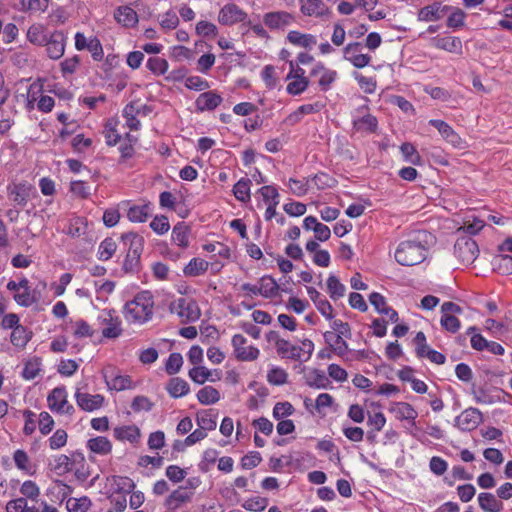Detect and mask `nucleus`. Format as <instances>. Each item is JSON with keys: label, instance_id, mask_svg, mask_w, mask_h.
<instances>
[{"label": "nucleus", "instance_id": "1", "mask_svg": "<svg viewBox=\"0 0 512 512\" xmlns=\"http://www.w3.org/2000/svg\"><path fill=\"white\" fill-rule=\"evenodd\" d=\"M430 234L418 231L411 238L401 241L394 256L397 263L402 266H414L422 263L428 254Z\"/></svg>", "mask_w": 512, "mask_h": 512}, {"label": "nucleus", "instance_id": "2", "mask_svg": "<svg viewBox=\"0 0 512 512\" xmlns=\"http://www.w3.org/2000/svg\"><path fill=\"white\" fill-rule=\"evenodd\" d=\"M154 298L150 291H141L124 305L123 316L130 324L142 325L152 319Z\"/></svg>", "mask_w": 512, "mask_h": 512}, {"label": "nucleus", "instance_id": "3", "mask_svg": "<svg viewBox=\"0 0 512 512\" xmlns=\"http://www.w3.org/2000/svg\"><path fill=\"white\" fill-rule=\"evenodd\" d=\"M121 241L127 247V253L123 262L125 273H137L141 266V255L144 249V238L134 232H127L121 235Z\"/></svg>", "mask_w": 512, "mask_h": 512}, {"label": "nucleus", "instance_id": "4", "mask_svg": "<svg viewBox=\"0 0 512 512\" xmlns=\"http://www.w3.org/2000/svg\"><path fill=\"white\" fill-rule=\"evenodd\" d=\"M99 325L103 326L102 336L107 339H116L122 335V321L114 309H103L97 316Z\"/></svg>", "mask_w": 512, "mask_h": 512}, {"label": "nucleus", "instance_id": "5", "mask_svg": "<svg viewBox=\"0 0 512 512\" xmlns=\"http://www.w3.org/2000/svg\"><path fill=\"white\" fill-rule=\"evenodd\" d=\"M352 126L356 132L373 134L378 129V120L369 112V107L365 104L355 109L352 115Z\"/></svg>", "mask_w": 512, "mask_h": 512}, {"label": "nucleus", "instance_id": "6", "mask_svg": "<svg viewBox=\"0 0 512 512\" xmlns=\"http://www.w3.org/2000/svg\"><path fill=\"white\" fill-rule=\"evenodd\" d=\"M454 254L462 263L471 264L478 257V244L470 236L459 237L454 245Z\"/></svg>", "mask_w": 512, "mask_h": 512}, {"label": "nucleus", "instance_id": "7", "mask_svg": "<svg viewBox=\"0 0 512 512\" xmlns=\"http://www.w3.org/2000/svg\"><path fill=\"white\" fill-rule=\"evenodd\" d=\"M47 403L49 409L58 414L72 416L75 412V408L67 400V391L64 386L52 389L48 394Z\"/></svg>", "mask_w": 512, "mask_h": 512}, {"label": "nucleus", "instance_id": "8", "mask_svg": "<svg viewBox=\"0 0 512 512\" xmlns=\"http://www.w3.org/2000/svg\"><path fill=\"white\" fill-rule=\"evenodd\" d=\"M171 312L176 313L184 322H195L200 318V309L196 301L179 298L170 306Z\"/></svg>", "mask_w": 512, "mask_h": 512}, {"label": "nucleus", "instance_id": "9", "mask_svg": "<svg viewBox=\"0 0 512 512\" xmlns=\"http://www.w3.org/2000/svg\"><path fill=\"white\" fill-rule=\"evenodd\" d=\"M264 25L271 31H284L295 23V16L285 10L267 12L262 17Z\"/></svg>", "mask_w": 512, "mask_h": 512}, {"label": "nucleus", "instance_id": "10", "mask_svg": "<svg viewBox=\"0 0 512 512\" xmlns=\"http://www.w3.org/2000/svg\"><path fill=\"white\" fill-rule=\"evenodd\" d=\"M66 41L67 37L62 30H54L49 33L47 42L44 44L47 56L52 60L60 59L64 55Z\"/></svg>", "mask_w": 512, "mask_h": 512}, {"label": "nucleus", "instance_id": "11", "mask_svg": "<svg viewBox=\"0 0 512 512\" xmlns=\"http://www.w3.org/2000/svg\"><path fill=\"white\" fill-rule=\"evenodd\" d=\"M232 346L235 358L239 361H254L259 357L260 351L255 346H246L247 339L241 334L232 337Z\"/></svg>", "mask_w": 512, "mask_h": 512}, {"label": "nucleus", "instance_id": "12", "mask_svg": "<svg viewBox=\"0 0 512 512\" xmlns=\"http://www.w3.org/2000/svg\"><path fill=\"white\" fill-rule=\"evenodd\" d=\"M247 18V13L234 3L224 5L218 14V21L226 26H232L237 23L244 24Z\"/></svg>", "mask_w": 512, "mask_h": 512}, {"label": "nucleus", "instance_id": "13", "mask_svg": "<svg viewBox=\"0 0 512 512\" xmlns=\"http://www.w3.org/2000/svg\"><path fill=\"white\" fill-rule=\"evenodd\" d=\"M449 9L450 5L443 4L440 1H434L418 11L417 19L421 22H436L447 15Z\"/></svg>", "mask_w": 512, "mask_h": 512}, {"label": "nucleus", "instance_id": "14", "mask_svg": "<svg viewBox=\"0 0 512 512\" xmlns=\"http://www.w3.org/2000/svg\"><path fill=\"white\" fill-rule=\"evenodd\" d=\"M35 193V188L26 181L8 186L9 198L18 206L24 207Z\"/></svg>", "mask_w": 512, "mask_h": 512}, {"label": "nucleus", "instance_id": "15", "mask_svg": "<svg viewBox=\"0 0 512 512\" xmlns=\"http://www.w3.org/2000/svg\"><path fill=\"white\" fill-rule=\"evenodd\" d=\"M456 426L462 431H472L482 422V413L477 408H467L455 419Z\"/></svg>", "mask_w": 512, "mask_h": 512}, {"label": "nucleus", "instance_id": "16", "mask_svg": "<svg viewBox=\"0 0 512 512\" xmlns=\"http://www.w3.org/2000/svg\"><path fill=\"white\" fill-rule=\"evenodd\" d=\"M75 401L80 409L86 412H93L103 406L105 398L101 394H89L77 389L75 392Z\"/></svg>", "mask_w": 512, "mask_h": 512}, {"label": "nucleus", "instance_id": "17", "mask_svg": "<svg viewBox=\"0 0 512 512\" xmlns=\"http://www.w3.org/2000/svg\"><path fill=\"white\" fill-rule=\"evenodd\" d=\"M324 342L338 357L345 358L350 352L349 345L344 335L336 334L332 331H325L323 333Z\"/></svg>", "mask_w": 512, "mask_h": 512}, {"label": "nucleus", "instance_id": "18", "mask_svg": "<svg viewBox=\"0 0 512 512\" xmlns=\"http://www.w3.org/2000/svg\"><path fill=\"white\" fill-rule=\"evenodd\" d=\"M300 11L304 16L324 18L331 14L327 4L323 0H300Z\"/></svg>", "mask_w": 512, "mask_h": 512}, {"label": "nucleus", "instance_id": "19", "mask_svg": "<svg viewBox=\"0 0 512 512\" xmlns=\"http://www.w3.org/2000/svg\"><path fill=\"white\" fill-rule=\"evenodd\" d=\"M223 101V98L216 91L210 90L201 93L196 101L195 107L198 112L204 111H213L215 110Z\"/></svg>", "mask_w": 512, "mask_h": 512}, {"label": "nucleus", "instance_id": "20", "mask_svg": "<svg viewBox=\"0 0 512 512\" xmlns=\"http://www.w3.org/2000/svg\"><path fill=\"white\" fill-rule=\"evenodd\" d=\"M71 471L79 482H85L91 476V469L81 451L72 452Z\"/></svg>", "mask_w": 512, "mask_h": 512}, {"label": "nucleus", "instance_id": "21", "mask_svg": "<svg viewBox=\"0 0 512 512\" xmlns=\"http://www.w3.org/2000/svg\"><path fill=\"white\" fill-rule=\"evenodd\" d=\"M317 75H320L318 85L322 91H328L338 76L337 71L326 68L322 62H318L310 72L312 77Z\"/></svg>", "mask_w": 512, "mask_h": 512}, {"label": "nucleus", "instance_id": "22", "mask_svg": "<svg viewBox=\"0 0 512 512\" xmlns=\"http://www.w3.org/2000/svg\"><path fill=\"white\" fill-rule=\"evenodd\" d=\"M431 45L437 49L447 51L449 53L462 54V41L456 36H436L431 39Z\"/></svg>", "mask_w": 512, "mask_h": 512}, {"label": "nucleus", "instance_id": "23", "mask_svg": "<svg viewBox=\"0 0 512 512\" xmlns=\"http://www.w3.org/2000/svg\"><path fill=\"white\" fill-rule=\"evenodd\" d=\"M362 44L360 42H350L343 48V57L349 61L355 68H364L371 62V56L368 54L358 53L356 55L349 56L351 50L361 49Z\"/></svg>", "mask_w": 512, "mask_h": 512}, {"label": "nucleus", "instance_id": "24", "mask_svg": "<svg viewBox=\"0 0 512 512\" xmlns=\"http://www.w3.org/2000/svg\"><path fill=\"white\" fill-rule=\"evenodd\" d=\"M324 108V104L320 101L303 104L297 108L294 112L288 115L285 122L289 125H295L299 123L304 115L315 114L320 112Z\"/></svg>", "mask_w": 512, "mask_h": 512}, {"label": "nucleus", "instance_id": "25", "mask_svg": "<svg viewBox=\"0 0 512 512\" xmlns=\"http://www.w3.org/2000/svg\"><path fill=\"white\" fill-rule=\"evenodd\" d=\"M307 293L321 315L324 316L327 320H332L334 318V314L333 307L330 302L325 297H323L314 287H307Z\"/></svg>", "mask_w": 512, "mask_h": 512}, {"label": "nucleus", "instance_id": "26", "mask_svg": "<svg viewBox=\"0 0 512 512\" xmlns=\"http://www.w3.org/2000/svg\"><path fill=\"white\" fill-rule=\"evenodd\" d=\"M192 495V491H187L186 487L180 486L166 498L164 505L168 510L178 509L182 504L189 502Z\"/></svg>", "mask_w": 512, "mask_h": 512}, {"label": "nucleus", "instance_id": "27", "mask_svg": "<svg viewBox=\"0 0 512 512\" xmlns=\"http://www.w3.org/2000/svg\"><path fill=\"white\" fill-rule=\"evenodd\" d=\"M478 504L485 512H501L504 508L497 495L490 492H482L478 495Z\"/></svg>", "mask_w": 512, "mask_h": 512}, {"label": "nucleus", "instance_id": "28", "mask_svg": "<svg viewBox=\"0 0 512 512\" xmlns=\"http://www.w3.org/2000/svg\"><path fill=\"white\" fill-rule=\"evenodd\" d=\"M153 212V205L150 202L142 205H133L127 211V218L134 223L145 222Z\"/></svg>", "mask_w": 512, "mask_h": 512}, {"label": "nucleus", "instance_id": "29", "mask_svg": "<svg viewBox=\"0 0 512 512\" xmlns=\"http://www.w3.org/2000/svg\"><path fill=\"white\" fill-rule=\"evenodd\" d=\"M116 21L125 27H134L138 23V15L129 6H120L114 13Z\"/></svg>", "mask_w": 512, "mask_h": 512}, {"label": "nucleus", "instance_id": "30", "mask_svg": "<svg viewBox=\"0 0 512 512\" xmlns=\"http://www.w3.org/2000/svg\"><path fill=\"white\" fill-rule=\"evenodd\" d=\"M287 40L295 46L303 47L306 49H311L317 43L316 36L312 34L301 33L296 30L288 32Z\"/></svg>", "mask_w": 512, "mask_h": 512}, {"label": "nucleus", "instance_id": "31", "mask_svg": "<svg viewBox=\"0 0 512 512\" xmlns=\"http://www.w3.org/2000/svg\"><path fill=\"white\" fill-rule=\"evenodd\" d=\"M87 448L95 454L105 456L111 453L112 443L107 437L97 436L87 441Z\"/></svg>", "mask_w": 512, "mask_h": 512}, {"label": "nucleus", "instance_id": "32", "mask_svg": "<svg viewBox=\"0 0 512 512\" xmlns=\"http://www.w3.org/2000/svg\"><path fill=\"white\" fill-rule=\"evenodd\" d=\"M166 390L172 398H180L187 395L190 391L189 384L180 377H174L169 380Z\"/></svg>", "mask_w": 512, "mask_h": 512}, {"label": "nucleus", "instance_id": "33", "mask_svg": "<svg viewBox=\"0 0 512 512\" xmlns=\"http://www.w3.org/2000/svg\"><path fill=\"white\" fill-rule=\"evenodd\" d=\"M32 335L33 333L30 329L23 325H20L18 327H15V330L11 332L10 341L12 345L15 346L16 348L23 349L31 340Z\"/></svg>", "mask_w": 512, "mask_h": 512}, {"label": "nucleus", "instance_id": "34", "mask_svg": "<svg viewBox=\"0 0 512 512\" xmlns=\"http://www.w3.org/2000/svg\"><path fill=\"white\" fill-rule=\"evenodd\" d=\"M140 435V429L135 425L114 428V437L119 441L135 443L139 440Z\"/></svg>", "mask_w": 512, "mask_h": 512}, {"label": "nucleus", "instance_id": "35", "mask_svg": "<svg viewBox=\"0 0 512 512\" xmlns=\"http://www.w3.org/2000/svg\"><path fill=\"white\" fill-rule=\"evenodd\" d=\"M259 295L265 298H272L278 294L280 289L275 279L270 275H265L259 280Z\"/></svg>", "mask_w": 512, "mask_h": 512}, {"label": "nucleus", "instance_id": "36", "mask_svg": "<svg viewBox=\"0 0 512 512\" xmlns=\"http://www.w3.org/2000/svg\"><path fill=\"white\" fill-rule=\"evenodd\" d=\"M217 414L214 413L213 409L202 410L196 415L197 425L202 431L214 430L217 425Z\"/></svg>", "mask_w": 512, "mask_h": 512}, {"label": "nucleus", "instance_id": "37", "mask_svg": "<svg viewBox=\"0 0 512 512\" xmlns=\"http://www.w3.org/2000/svg\"><path fill=\"white\" fill-rule=\"evenodd\" d=\"M105 383L109 390L122 391L129 389L132 386L131 377L128 375H115L109 377L107 373L104 374Z\"/></svg>", "mask_w": 512, "mask_h": 512}, {"label": "nucleus", "instance_id": "38", "mask_svg": "<svg viewBox=\"0 0 512 512\" xmlns=\"http://www.w3.org/2000/svg\"><path fill=\"white\" fill-rule=\"evenodd\" d=\"M190 228L184 222L177 223L172 230V240L179 247L186 248L189 245Z\"/></svg>", "mask_w": 512, "mask_h": 512}, {"label": "nucleus", "instance_id": "39", "mask_svg": "<svg viewBox=\"0 0 512 512\" xmlns=\"http://www.w3.org/2000/svg\"><path fill=\"white\" fill-rule=\"evenodd\" d=\"M392 411L395 413L397 419L412 421L413 425L415 424V419L418 416L414 407L407 402L396 403L395 407L392 408Z\"/></svg>", "mask_w": 512, "mask_h": 512}, {"label": "nucleus", "instance_id": "40", "mask_svg": "<svg viewBox=\"0 0 512 512\" xmlns=\"http://www.w3.org/2000/svg\"><path fill=\"white\" fill-rule=\"evenodd\" d=\"M209 263L201 258H192L184 267L183 273L188 277L203 275L208 270Z\"/></svg>", "mask_w": 512, "mask_h": 512}, {"label": "nucleus", "instance_id": "41", "mask_svg": "<svg viewBox=\"0 0 512 512\" xmlns=\"http://www.w3.org/2000/svg\"><path fill=\"white\" fill-rule=\"evenodd\" d=\"M466 13L458 8L450 5L446 26L453 30L460 29L465 26Z\"/></svg>", "mask_w": 512, "mask_h": 512}, {"label": "nucleus", "instance_id": "42", "mask_svg": "<svg viewBox=\"0 0 512 512\" xmlns=\"http://www.w3.org/2000/svg\"><path fill=\"white\" fill-rule=\"evenodd\" d=\"M307 385L316 389H327L331 382L324 371L314 369L307 378Z\"/></svg>", "mask_w": 512, "mask_h": 512}, {"label": "nucleus", "instance_id": "43", "mask_svg": "<svg viewBox=\"0 0 512 512\" xmlns=\"http://www.w3.org/2000/svg\"><path fill=\"white\" fill-rule=\"evenodd\" d=\"M117 250V244L113 238L107 237L99 244L97 258L100 261H108Z\"/></svg>", "mask_w": 512, "mask_h": 512}, {"label": "nucleus", "instance_id": "44", "mask_svg": "<svg viewBox=\"0 0 512 512\" xmlns=\"http://www.w3.org/2000/svg\"><path fill=\"white\" fill-rule=\"evenodd\" d=\"M197 400L202 405L215 404L220 400L219 391L212 386H204L197 392Z\"/></svg>", "mask_w": 512, "mask_h": 512}, {"label": "nucleus", "instance_id": "45", "mask_svg": "<svg viewBox=\"0 0 512 512\" xmlns=\"http://www.w3.org/2000/svg\"><path fill=\"white\" fill-rule=\"evenodd\" d=\"M189 378L196 384L202 385L206 381L215 382V378L212 377V370L207 369L204 366H195L188 372Z\"/></svg>", "mask_w": 512, "mask_h": 512}, {"label": "nucleus", "instance_id": "46", "mask_svg": "<svg viewBox=\"0 0 512 512\" xmlns=\"http://www.w3.org/2000/svg\"><path fill=\"white\" fill-rule=\"evenodd\" d=\"M277 353L286 359H291L294 361H300L303 357L300 356V349H298L297 345H293L290 341L284 339L283 342L279 343V348L277 349Z\"/></svg>", "mask_w": 512, "mask_h": 512}, {"label": "nucleus", "instance_id": "47", "mask_svg": "<svg viewBox=\"0 0 512 512\" xmlns=\"http://www.w3.org/2000/svg\"><path fill=\"white\" fill-rule=\"evenodd\" d=\"M116 126L117 121L113 119H109L104 126L103 134L105 137V142L110 147L117 145L122 138V136L118 133Z\"/></svg>", "mask_w": 512, "mask_h": 512}, {"label": "nucleus", "instance_id": "48", "mask_svg": "<svg viewBox=\"0 0 512 512\" xmlns=\"http://www.w3.org/2000/svg\"><path fill=\"white\" fill-rule=\"evenodd\" d=\"M49 34L40 25H32L27 31V39L30 43L37 46H44Z\"/></svg>", "mask_w": 512, "mask_h": 512}, {"label": "nucleus", "instance_id": "49", "mask_svg": "<svg viewBox=\"0 0 512 512\" xmlns=\"http://www.w3.org/2000/svg\"><path fill=\"white\" fill-rule=\"evenodd\" d=\"M71 459L72 453L70 456L65 454L57 455L54 457L51 469L59 476L64 475L71 471Z\"/></svg>", "mask_w": 512, "mask_h": 512}, {"label": "nucleus", "instance_id": "50", "mask_svg": "<svg viewBox=\"0 0 512 512\" xmlns=\"http://www.w3.org/2000/svg\"><path fill=\"white\" fill-rule=\"evenodd\" d=\"M493 269L501 275L512 274V256L498 255L493 259Z\"/></svg>", "mask_w": 512, "mask_h": 512}, {"label": "nucleus", "instance_id": "51", "mask_svg": "<svg viewBox=\"0 0 512 512\" xmlns=\"http://www.w3.org/2000/svg\"><path fill=\"white\" fill-rule=\"evenodd\" d=\"M250 185L249 178H241L233 187V194L235 198L241 202L250 200Z\"/></svg>", "mask_w": 512, "mask_h": 512}, {"label": "nucleus", "instance_id": "52", "mask_svg": "<svg viewBox=\"0 0 512 512\" xmlns=\"http://www.w3.org/2000/svg\"><path fill=\"white\" fill-rule=\"evenodd\" d=\"M327 291L330 298L335 301L344 296L346 287L335 275H330L327 279Z\"/></svg>", "mask_w": 512, "mask_h": 512}, {"label": "nucleus", "instance_id": "53", "mask_svg": "<svg viewBox=\"0 0 512 512\" xmlns=\"http://www.w3.org/2000/svg\"><path fill=\"white\" fill-rule=\"evenodd\" d=\"M91 504V500L87 496L80 498L71 497L66 501V508L68 512H87Z\"/></svg>", "mask_w": 512, "mask_h": 512}, {"label": "nucleus", "instance_id": "54", "mask_svg": "<svg viewBox=\"0 0 512 512\" xmlns=\"http://www.w3.org/2000/svg\"><path fill=\"white\" fill-rule=\"evenodd\" d=\"M38 298L36 291H32L30 288L22 289L14 294V300L22 307L31 306L38 301Z\"/></svg>", "mask_w": 512, "mask_h": 512}, {"label": "nucleus", "instance_id": "55", "mask_svg": "<svg viewBox=\"0 0 512 512\" xmlns=\"http://www.w3.org/2000/svg\"><path fill=\"white\" fill-rule=\"evenodd\" d=\"M137 112L136 107L132 103L127 104L122 111V115L126 119V125L130 130L137 131L141 127V123L136 117Z\"/></svg>", "mask_w": 512, "mask_h": 512}, {"label": "nucleus", "instance_id": "56", "mask_svg": "<svg viewBox=\"0 0 512 512\" xmlns=\"http://www.w3.org/2000/svg\"><path fill=\"white\" fill-rule=\"evenodd\" d=\"M73 336L77 339L91 338L94 335L93 328L83 319H77L73 322Z\"/></svg>", "mask_w": 512, "mask_h": 512}, {"label": "nucleus", "instance_id": "57", "mask_svg": "<svg viewBox=\"0 0 512 512\" xmlns=\"http://www.w3.org/2000/svg\"><path fill=\"white\" fill-rule=\"evenodd\" d=\"M146 67L154 75L160 76L168 71L169 64L166 59L155 56L147 60Z\"/></svg>", "mask_w": 512, "mask_h": 512}, {"label": "nucleus", "instance_id": "58", "mask_svg": "<svg viewBox=\"0 0 512 512\" xmlns=\"http://www.w3.org/2000/svg\"><path fill=\"white\" fill-rule=\"evenodd\" d=\"M288 374L281 367L273 366L267 373V381L276 386L284 385L287 382Z\"/></svg>", "mask_w": 512, "mask_h": 512}, {"label": "nucleus", "instance_id": "59", "mask_svg": "<svg viewBox=\"0 0 512 512\" xmlns=\"http://www.w3.org/2000/svg\"><path fill=\"white\" fill-rule=\"evenodd\" d=\"M269 500L265 497L255 496L248 498L242 504V507L248 511L261 512L268 506Z\"/></svg>", "mask_w": 512, "mask_h": 512}, {"label": "nucleus", "instance_id": "60", "mask_svg": "<svg viewBox=\"0 0 512 512\" xmlns=\"http://www.w3.org/2000/svg\"><path fill=\"white\" fill-rule=\"evenodd\" d=\"M41 370V362L39 358H33L27 361L22 371V377L25 380L35 379Z\"/></svg>", "mask_w": 512, "mask_h": 512}, {"label": "nucleus", "instance_id": "61", "mask_svg": "<svg viewBox=\"0 0 512 512\" xmlns=\"http://www.w3.org/2000/svg\"><path fill=\"white\" fill-rule=\"evenodd\" d=\"M400 150L405 161L414 165H419L421 163V156L413 144L405 142L400 146Z\"/></svg>", "mask_w": 512, "mask_h": 512}, {"label": "nucleus", "instance_id": "62", "mask_svg": "<svg viewBox=\"0 0 512 512\" xmlns=\"http://www.w3.org/2000/svg\"><path fill=\"white\" fill-rule=\"evenodd\" d=\"M183 365V357L180 353H171L166 361L165 370L168 375L177 374Z\"/></svg>", "mask_w": 512, "mask_h": 512}, {"label": "nucleus", "instance_id": "63", "mask_svg": "<svg viewBox=\"0 0 512 512\" xmlns=\"http://www.w3.org/2000/svg\"><path fill=\"white\" fill-rule=\"evenodd\" d=\"M13 459L18 469L25 471L29 475H32V467L29 464V457L24 450L18 449L14 452Z\"/></svg>", "mask_w": 512, "mask_h": 512}, {"label": "nucleus", "instance_id": "64", "mask_svg": "<svg viewBox=\"0 0 512 512\" xmlns=\"http://www.w3.org/2000/svg\"><path fill=\"white\" fill-rule=\"evenodd\" d=\"M80 61L81 59L78 55L64 59L60 63V70L62 75L66 77L67 75L74 74L80 65Z\"/></svg>", "mask_w": 512, "mask_h": 512}]
</instances>
